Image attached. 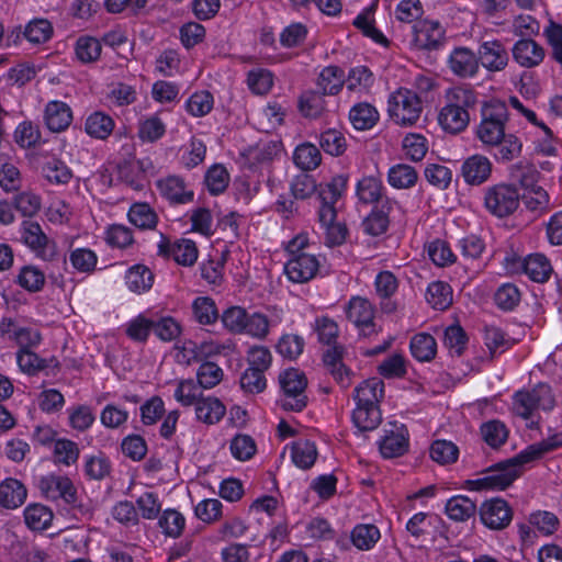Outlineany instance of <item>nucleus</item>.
Instances as JSON below:
<instances>
[{
  "mask_svg": "<svg viewBox=\"0 0 562 562\" xmlns=\"http://www.w3.org/2000/svg\"><path fill=\"white\" fill-rule=\"evenodd\" d=\"M113 128V119L103 112H94L90 114L85 123V131L87 134L97 139L108 138L112 134Z\"/></svg>",
  "mask_w": 562,
  "mask_h": 562,
  "instance_id": "nucleus-30",
  "label": "nucleus"
},
{
  "mask_svg": "<svg viewBox=\"0 0 562 562\" xmlns=\"http://www.w3.org/2000/svg\"><path fill=\"white\" fill-rule=\"evenodd\" d=\"M42 175L50 183L65 184L72 177L70 169L58 159H50L42 167Z\"/></svg>",
  "mask_w": 562,
  "mask_h": 562,
  "instance_id": "nucleus-49",
  "label": "nucleus"
},
{
  "mask_svg": "<svg viewBox=\"0 0 562 562\" xmlns=\"http://www.w3.org/2000/svg\"><path fill=\"white\" fill-rule=\"evenodd\" d=\"M159 527L168 537L177 538L184 528V517L175 509H166L159 518Z\"/></svg>",
  "mask_w": 562,
  "mask_h": 562,
  "instance_id": "nucleus-56",
  "label": "nucleus"
},
{
  "mask_svg": "<svg viewBox=\"0 0 562 562\" xmlns=\"http://www.w3.org/2000/svg\"><path fill=\"white\" fill-rule=\"evenodd\" d=\"M461 171L467 183L482 184L491 176L492 162L487 157L476 154L464 160Z\"/></svg>",
  "mask_w": 562,
  "mask_h": 562,
  "instance_id": "nucleus-18",
  "label": "nucleus"
},
{
  "mask_svg": "<svg viewBox=\"0 0 562 562\" xmlns=\"http://www.w3.org/2000/svg\"><path fill=\"white\" fill-rule=\"evenodd\" d=\"M448 64L451 71L461 78L473 77L479 70L477 56L467 47L454 48L449 56Z\"/></svg>",
  "mask_w": 562,
  "mask_h": 562,
  "instance_id": "nucleus-16",
  "label": "nucleus"
},
{
  "mask_svg": "<svg viewBox=\"0 0 562 562\" xmlns=\"http://www.w3.org/2000/svg\"><path fill=\"white\" fill-rule=\"evenodd\" d=\"M514 60L524 68H533L544 58V49L532 38H520L512 49Z\"/></svg>",
  "mask_w": 562,
  "mask_h": 562,
  "instance_id": "nucleus-14",
  "label": "nucleus"
},
{
  "mask_svg": "<svg viewBox=\"0 0 562 562\" xmlns=\"http://www.w3.org/2000/svg\"><path fill=\"white\" fill-rule=\"evenodd\" d=\"M524 272L535 282L548 281L552 273V266L541 254L529 255L521 263Z\"/></svg>",
  "mask_w": 562,
  "mask_h": 562,
  "instance_id": "nucleus-25",
  "label": "nucleus"
},
{
  "mask_svg": "<svg viewBox=\"0 0 562 562\" xmlns=\"http://www.w3.org/2000/svg\"><path fill=\"white\" fill-rule=\"evenodd\" d=\"M347 184L344 176L334 177L325 188L319 191L321 206L318 220L325 228V244L329 247L341 245L347 236V227L344 223L337 222L335 203L341 196Z\"/></svg>",
  "mask_w": 562,
  "mask_h": 562,
  "instance_id": "nucleus-2",
  "label": "nucleus"
},
{
  "mask_svg": "<svg viewBox=\"0 0 562 562\" xmlns=\"http://www.w3.org/2000/svg\"><path fill=\"white\" fill-rule=\"evenodd\" d=\"M16 282L29 292H38L45 284V274L35 266H24L16 277Z\"/></svg>",
  "mask_w": 562,
  "mask_h": 562,
  "instance_id": "nucleus-45",
  "label": "nucleus"
},
{
  "mask_svg": "<svg viewBox=\"0 0 562 562\" xmlns=\"http://www.w3.org/2000/svg\"><path fill=\"white\" fill-rule=\"evenodd\" d=\"M438 122L446 132L457 134L467 128L470 115L468 111L446 104L439 112Z\"/></svg>",
  "mask_w": 562,
  "mask_h": 562,
  "instance_id": "nucleus-23",
  "label": "nucleus"
},
{
  "mask_svg": "<svg viewBox=\"0 0 562 562\" xmlns=\"http://www.w3.org/2000/svg\"><path fill=\"white\" fill-rule=\"evenodd\" d=\"M422 111L423 103L419 95L409 89L401 88L389 98L387 112L397 125H414L419 120Z\"/></svg>",
  "mask_w": 562,
  "mask_h": 562,
  "instance_id": "nucleus-4",
  "label": "nucleus"
},
{
  "mask_svg": "<svg viewBox=\"0 0 562 562\" xmlns=\"http://www.w3.org/2000/svg\"><path fill=\"white\" fill-rule=\"evenodd\" d=\"M14 140L22 148L34 147L41 140V132L37 125L24 121L14 131Z\"/></svg>",
  "mask_w": 562,
  "mask_h": 562,
  "instance_id": "nucleus-54",
  "label": "nucleus"
},
{
  "mask_svg": "<svg viewBox=\"0 0 562 562\" xmlns=\"http://www.w3.org/2000/svg\"><path fill=\"white\" fill-rule=\"evenodd\" d=\"M323 92L306 91L302 93L299 100V109L303 116L317 119L325 110V100Z\"/></svg>",
  "mask_w": 562,
  "mask_h": 562,
  "instance_id": "nucleus-40",
  "label": "nucleus"
},
{
  "mask_svg": "<svg viewBox=\"0 0 562 562\" xmlns=\"http://www.w3.org/2000/svg\"><path fill=\"white\" fill-rule=\"evenodd\" d=\"M101 44L94 37H79L76 44V55L83 63H91L99 58Z\"/></svg>",
  "mask_w": 562,
  "mask_h": 562,
  "instance_id": "nucleus-62",
  "label": "nucleus"
},
{
  "mask_svg": "<svg viewBox=\"0 0 562 562\" xmlns=\"http://www.w3.org/2000/svg\"><path fill=\"white\" fill-rule=\"evenodd\" d=\"M374 79L369 68L358 66L349 71L346 80L347 89L350 91H368Z\"/></svg>",
  "mask_w": 562,
  "mask_h": 562,
  "instance_id": "nucleus-55",
  "label": "nucleus"
},
{
  "mask_svg": "<svg viewBox=\"0 0 562 562\" xmlns=\"http://www.w3.org/2000/svg\"><path fill=\"white\" fill-rule=\"evenodd\" d=\"M370 13L369 11H364L361 14H359L355 21L353 25L359 29L364 36L370 37L373 42L376 44H380L384 47H387L390 45V41L385 37V35L378 30L373 22L370 20Z\"/></svg>",
  "mask_w": 562,
  "mask_h": 562,
  "instance_id": "nucleus-59",
  "label": "nucleus"
},
{
  "mask_svg": "<svg viewBox=\"0 0 562 562\" xmlns=\"http://www.w3.org/2000/svg\"><path fill=\"white\" fill-rule=\"evenodd\" d=\"M494 300L499 308L512 311L520 302V292L515 284L506 283L497 289Z\"/></svg>",
  "mask_w": 562,
  "mask_h": 562,
  "instance_id": "nucleus-60",
  "label": "nucleus"
},
{
  "mask_svg": "<svg viewBox=\"0 0 562 562\" xmlns=\"http://www.w3.org/2000/svg\"><path fill=\"white\" fill-rule=\"evenodd\" d=\"M130 222L140 229H151L157 224V215L147 203H135L128 211Z\"/></svg>",
  "mask_w": 562,
  "mask_h": 562,
  "instance_id": "nucleus-43",
  "label": "nucleus"
},
{
  "mask_svg": "<svg viewBox=\"0 0 562 562\" xmlns=\"http://www.w3.org/2000/svg\"><path fill=\"white\" fill-rule=\"evenodd\" d=\"M476 510L475 502L463 495L453 496L446 504V514L454 521H467Z\"/></svg>",
  "mask_w": 562,
  "mask_h": 562,
  "instance_id": "nucleus-29",
  "label": "nucleus"
},
{
  "mask_svg": "<svg viewBox=\"0 0 562 562\" xmlns=\"http://www.w3.org/2000/svg\"><path fill=\"white\" fill-rule=\"evenodd\" d=\"M204 181L209 191L216 195L227 188L229 175L224 166L214 165L206 171Z\"/></svg>",
  "mask_w": 562,
  "mask_h": 562,
  "instance_id": "nucleus-58",
  "label": "nucleus"
},
{
  "mask_svg": "<svg viewBox=\"0 0 562 562\" xmlns=\"http://www.w3.org/2000/svg\"><path fill=\"white\" fill-rule=\"evenodd\" d=\"M392 209L393 202L390 200L382 201L379 206L375 205L363 222L364 232L372 236L383 234L389 227V213Z\"/></svg>",
  "mask_w": 562,
  "mask_h": 562,
  "instance_id": "nucleus-22",
  "label": "nucleus"
},
{
  "mask_svg": "<svg viewBox=\"0 0 562 562\" xmlns=\"http://www.w3.org/2000/svg\"><path fill=\"white\" fill-rule=\"evenodd\" d=\"M509 114L504 102L492 101L482 109V120L476 127V137L486 147H496L504 138Z\"/></svg>",
  "mask_w": 562,
  "mask_h": 562,
  "instance_id": "nucleus-3",
  "label": "nucleus"
},
{
  "mask_svg": "<svg viewBox=\"0 0 562 562\" xmlns=\"http://www.w3.org/2000/svg\"><path fill=\"white\" fill-rule=\"evenodd\" d=\"M349 120L358 131L370 130L379 121V112L372 104L360 102L351 108Z\"/></svg>",
  "mask_w": 562,
  "mask_h": 562,
  "instance_id": "nucleus-28",
  "label": "nucleus"
},
{
  "mask_svg": "<svg viewBox=\"0 0 562 562\" xmlns=\"http://www.w3.org/2000/svg\"><path fill=\"white\" fill-rule=\"evenodd\" d=\"M198 248L191 239H180L172 244L171 257L179 265L190 267L195 263L198 259Z\"/></svg>",
  "mask_w": 562,
  "mask_h": 562,
  "instance_id": "nucleus-47",
  "label": "nucleus"
},
{
  "mask_svg": "<svg viewBox=\"0 0 562 562\" xmlns=\"http://www.w3.org/2000/svg\"><path fill=\"white\" fill-rule=\"evenodd\" d=\"M21 238L29 248L45 260H52L56 255L55 243L48 240L37 222L24 221L21 228Z\"/></svg>",
  "mask_w": 562,
  "mask_h": 562,
  "instance_id": "nucleus-9",
  "label": "nucleus"
},
{
  "mask_svg": "<svg viewBox=\"0 0 562 562\" xmlns=\"http://www.w3.org/2000/svg\"><path fill=\"white\" fill-rule=\"evenodd\" d=\"M225 406L215 397H201L195 404L196 418L209 425L218 423L225 415Z\"/></svg>",
  "mask_w": 562,
  "mask_h": 562,
  "instance_id": "nucleus-26",
  "label": "nucleus"
},
{
  "mask_svg": "<svg viewBox=\"0 0 562 562\" xmlns=\"http://www.w3.org/2000/svg\"><path fill=\"white\" fill-rule=\"evenodd\" d=\"M382 420L379 406L357 405L352 412V422L360 431L375 429Z\"/></svg>",
  "mask_w": 562,
  "mask_h": 562,
  "instance_id": "nucleus-33",
  "label": "nucleus"
},
{
  "mask_svg": "<svg viewBox=\"0 0 562 562\" xmlns=\"http://www.w3.org/2000/svg\"><path fill=\"white\" fill-rule=\"evenodd\" d=\"M293 161L301 170L311 171L321 165L322 155L314 144L303 143L295 148Z\"/></svg>",
  "mask_w": 562,
  "mask_h": 562,
  "instance_id": "nucleus-32",
  "label": "nucleus"
},
{
  "mask_svg": "<svg viewBox=\"0 0 562 562\" xmlns=\"http://www.w3.org/2000/svg\"><path fill=\"white\" fill-rule=\"evenodd\" d=\"M291 458L293 463L303 470L312 468L317 458V449L313 441L299 440L292 446Z\"/></svg>",
  "mask_w": 562,
  "mask_h": 562,
  "instance_id": "nucleus-35",
  "label": "nucleus"
},
{
  "mask_svg": "<svg viewBox=\"0 0 562 562\" xmlns=\"http://www.w3.org/2000/svg\"><path fill=\"white\" fill-rule=\"evenodd\" d=\"M411 352L418 361H430L437 353L436 339L427 333H419L411 339Z\"/></svg>",
  "mask_w": 562,
  "mask_h": 562,
  "instance_id": "nucleus-34",
  "label": "nucleus"
},
{
  "mask_svg": "<svg viewBox=\"0 0 562 562\" xmlns=\"http://www.w3.org/2000/svg\"><path fill=\"white\" fill-rule=\"evenodd\" d=\"M319 268L316 256L299 254L291 257L285 263L284 271L293 282L304 283L313 279Z\"/></svg>",
  "mask_w": 562,
  "mask_h": 562,
  "instance_id": "nucleus-13",
  "label": "nucleus"
},
{
  "mask_svg": "<svg viewBox=\"0 0 562 562\" xmlns=\"http://www.w3.org/2000/svg\"><path fill=\"white\" fill-rule=\"evenodd\" d=\"M380 539V530L374 525H358L351 532V541L359 550H370Z\"/></svg>",
  "mask_w": 562,
  "mask_h": 562,
  "instance_id": "nucleus-46",
  "label": "nucleus"
},
{
  "mask_svg": "<svg viewBox=\"0 0 562 562\" xmlns=\"http://www.w3.org/2000/svg\"><path fill=\"white\" fill-rule=\"evenodd\" d=\"M165 133L166 125L157 115L149 116L139 122L138 137L143 142L154 143L161 138Z\"/></svg>",
  "mask_w": 562,
  "mask_h": 562,
  "instance_id": "nucleus-50",
  "label": "nucleus"
},
{
  "mask_svg": "<svg viewBox=\"0 0 562 562\" xmlns=\"http://www.w3.org/2000/svg\"><path fill=\"white\" fill-rule=\"evenodd\" d=\"M192 310H193L195 319L200 324H204V325L212 324L218 317V313H217L214 301L206 296H201V297L195 299L192 304Z\"/></svg>",
  "mask_w": 562,
  "mask_h": 562,
  "instance_id": "nucleus-57",
  "label": "nucleus"
},
{
  "mask_svg": "<svg viewBox=\"0 0 562 562\" xmlns=\"http://www.w3.org/2000/svg\"><path fill=\"white\" fill-rule=\"evenodd\" d=\"M418 179L415 168L409 165L398 164L393 166L387 173L389 183L397 189H407L415 186Z\"/></svg>",
  "mask_w": 562,
  "mask_h": 562,
  "instance_id": "nucleus-41",
  "label": "nucleus"
},
{
  "mask_svg": "<svg viewBox=\"0 0 562 562\" xmlns=\"http://www.w3.org/2000/svg\"><path fill=\"white\" fill-rule=\"evenodd\" d=\"M26 498L23 484L14 479H7L0 484V504L9 509L21 506Z\"/></svg>",
  "mask_w": 562,
  "mask_h": 562,
  "instance_id": "nucleus-27",
  "label": "nucleus"
},
{
  "mask_svg": "<svg viewBox=\"0 0 562 562\" xmlns=\"http://www.w3.org/2000/svg\"><path fill=\"white\" fill-rule=\"evenodd\" d=\"M25 524L33 530L46 529L53 520L52 510L41 504L29 505L24 510Z\"/></svg>",
  "mask_w": 562,
  "mask_h": 562,
  "instance_id": "nucleus-39",
  "label": "nucleus"
},
{
  "mask_svg": "<svg viewBox=\"0 0 562 562\" xmlns=\"http://www.w3.org/2000/svg\"><path fill=\"white\" fill-rule=\"evenodd\" d=\"M53 33V27L49 21L45 19H37L34 21H31L24 31V36L31 42V43H44L47 40L50 38Z\"/></svg>",
  "mask_w": 562,
  "mask_h": 562,
  "instance_id": "nucleus-64",
  "label": "nucleus"
},
{
  "mask_svg": "<svg viewBox=\"0 0 562 562\" xmlns=\"http://www.w3.org/2000/svg\"><path fill=\"white\" fill-rule=\"evenodd\" d=\"M446 100L447 105L464 111H469V109L473 108L477 101L475 92L471 88L464 86L450 88L446 93Z\"/></svg>",
  "mask_w": 562,
  "mask_h": 562,
  "instance_id": "nucleus-44",
  "label": "nucleus"
},
{
  "mask_svg": "<svg viewBox=\"0 0 562 562\" xmlns=\"http://www.w3.org/2000/svg\"><path fill=\"white\" fill-rule=\"evenodd\" d=\"M198 382L203 389H212L223 379V370L214 362L202 363L196 372Z\"/></svg>",
  "mask_w": 562,
  "mask_h": 562,
  "instance_id": "nucleus-63",
  "label": "nucleus"
},
{
  "mask_svg": "<svg viewBox=\"0 0 562 562\" xmlns=\"http://www.w3.org/2000/svg\"><path fill=\"white\" fill-rule=\"evenodd\" d=\"M38 488L42 494L52 501L63 499L67 504H75L77 490L67 476L46 475L38 481Z\"/></svg>",
  "mask_w": 562,
  "mask_h": 562,
  "instance_id": "nucleus-11",
  "label": "nucleus"
},
{
  "mask_svg": "<svg viewBox=\"0 0 562 562\" xmlns=\"http://www.w3.org/2000/svg\"><path fill=\"white\" fill-rule=\"evenodd\" d=\"M279 382L283 391L281 407L285 411L301 412L307 404L305 374L297 369H289L279 375Z\"/></svg>",
  "mask_w": 562,
  "mask_h": 562,
  "instance_id": "nucleus-5",
  "label": "nucleus"
},
{
  "mask_svg": "<svg viewBox=\"0 0 562 562\" xmlns=\"http://www.w3.org/2000/svg\"><path fill=\"white\" fill-rule=\"evenodd\" d=\"M446 42V30L438 21L419 20L412 26L409 47L414 50H438Z\"/></svg>",
  "mask_w": 562,
  "mask_h": 562,
  "instance_id": "nucleus-8",
  "label": "nucleus"
},
{
  "mask_svg": "<svg viewBox=\"0 0 562 562\" xmlns=\"http://www.w3.org/2000/svg\"><path fill=\"white\" fill-rule=\"evenodd\" d=\"M344 352L345 348L342 346L334 345L324 353L323 361L328 372L334 376L337 383H339L341 387L347 389L351 384V372L342 363Z\"/></svg>",
  "mask_w": 562,
  "mask_h": 562,
  "instance_id": "nucleus-17",
  "label": "nucleus"
},
{
  "mask_svg": "<svg viewBox=\"0 0 562 562\" xmlns=\"http://www.w3.org/2000/svg\"><path fill=\"white\" fill-rule=\"evenodd\" d=\"M69 261L77 271L90 273L95 269L98 257L89 248H76L70 251Z\"/></svg>",
  "mask_w": 562,
  "mask_h": 562,
  "instance_id": "nucleus-53",
  "label": "nucleus"
},
{
  "mask_svg": "<svg viewBox=\"0 0 562 562\" xmlns=\"http://www.w3.org/2000/svg\"><path fill=\"white\" fill-rule=\"evenodd\" d=\"M554 448L555 445L548 440L532 443L515 457L491 467L484 477L468 481V485L475 491L505 490L520 476L525 464L542 458Z\"/></svg>",
  "mask_w": 562,
  "mask_h": 562,
  "instance_id": "nucleus-1",
  "label": "nucleus"
},
{
  "mask_svg": "<svg viewBox=\"0 0 562 562\" xmlns=\"http://www.w3.org/2000/svg\"><path fill=\"white\" fill-rule=\"evenodd\" d=\"M408 440L403 432H391L380 442V451L384 458H396L405 453Z\"/></svg>",
  "mask_w": 562,
  "mask_h": 562,
  "instance_id": "nucleus-48",
  "label": "nucleus"
},
{
  "mask_svg": "<svg viewBox=\"0 0 562 562\" xmlns=\"http://www.w3.org/2000/svg\"><path fill=\"white\" fill-rule=\"evenodd\" d=\"M520 195L513 186L499 183L486 189L484 206L494 216L506 217L519 206Z\"/></svg>",
  "mask_w": 562,
  "mask_h": 562,
  "instance_id": "nucleus-7",
  "label": "nucleus"
},
{
  "mask_svg": "<svg viewBox=\"0 0 562 562\" xmlns=\"http://www.w3.org/2000/svg\"><path fill=\"white\" fill-rule=\"evenodd\" d=\"M553 406L554 398L551 387L543 383L536 385L530 391H519L514 395V412L524 419H529L538 408L549 411Z\"/></svg>",
  "mask_w": 562,
  "mask_h": 562,
  "instance_id": "nucleus-6",
  "label": "nucleus"
},
{
  "mask_svg": "<svg viewBox=\"0 0 562 562\" xmlns=\"http://www.w3.org/2000/svg\"><path fill=\"white\" fill-rule=\"evenodd\" d=\"M45 123L55 133L65 131L72 121V112L68 104L61 101H50L45 108Z\"/></svg>",
  "mask_w": 562,
  "mask_h": 562,
  "instance_id": "nucleus-19",
  "label": "nucleus"
},
{
  "mask_svg": "<svg viewBox=\"0 0 562 562\" xmlns=\"http://www.w3.org/2000/svg\"><path fill=\"white\" fill-rule=\"evenodd\" d=\"M79 458L78 445L69 439H58L54 446V460L56 463L71 465Z\"/></svg>",
  "mask_w": 562,
  "mask_h": 562,
  "instance_id": "nucleus-52",
  "label": "nucleus"
},
{
  "mask_svg": "<svg viewBox=\"0 0 562 562\" xmlns=\"http://www.w3.org/2000/svg\"><path fill=\"white\" fill-rule=\"evenodd\" d=\"M357 196L364 204H382L389 200L383 194V184L380 178L374 176L363 177L357 184Z\"/></svg>",
  "mask_w": 562,
  "mask_h": 562,
  "instance_id": "nucleus-24",
  "label": "nucleus"
},
{
  "mask_svg": "<svg viewBox=\"0 0 562 562\" xmlns=\"http://www.w3.org/2000/svg\"><path fill=\"white\" fill-rule=\"evenodd\" d=\"M162 196L171 203L184 204L193 200V191L186 188L184 181L177 176H170L157 182Z\"/></svg>",
  "mask_w": 562,
  "mask_h": 562,
  "instance_id": "nucleus-20",
  "label": "nucleus"
},
{
  "mask_svg": "<svg viewBox=\"0 0 562 562\" xmlns=\"http://www.w3.org/2000/svg\"><path fill=\"white\" fill-rule=\"evenodd\" d=\"M426 301L436 310H446L452 303L451 286L442 281H436L428 285Z\"/></svg>",
  "mask_w": 562,
  "mask_h": 562,
  "instance_id": "nucleus-37",
  "label": "nucleus"
},
{
  "mask_svg": "<svg viewBox=\"0 0 562 562\" xmlns=\"http://www.w3.org/2000/svg\"><path fill=\"white\" fill-rule=\"evenodd\" d=\"M125 279L131 291L140 293L151 288L154 273L146 266L136 265L128 269Z\"/></svg>",
  "mask_w": 562,
  "mask_h": 562,
  "instance_id": "nucleus-36",
  "label": "nucleus"
},
{
  "mask_svg": "<svg viewBox=\"0 0 562 562\" xmlns=\"http://www.w3.org/2000/svg\"><path fill=\"white\" fill-rule=\"evenodd\" d=\"M319 146L326 154L338 157L346 151L347 139L340 131L328 128L321 133Z\"/></svg>",
  "mask_w": 562,
  "mask_h": 562,
  "instance_id": "nucleus-38",
  "label": "nucleus"
},
{
  "mask_svg": "<svg viewBox=\"0 0 562 562\" xmlns=\"http://www.w3.org/2000/svg\"><path fill=\"white\" fill-rule=\"evenodd\" d=\"M479 64L488 71H501L508 64V53L498 41H487L480 45Z\"/></svg>",
  "mask_w": 562,
  "mask_h": 562,
  "instance_id": "nucleus-15",
  "label": "nucleus"
},
{
  "mask_svg": "<svg viewBox=\"0 0 562 562\" xmlns=\"http://www.w3.org/2000/svg\"><path fill=\"white\" fill-rule=\"evenodd\" d=\"M347 317L360 330L361 335L369 337L378 333L374 324V308L364 297L353 296L346 310Z\"/></svg>",
  "mask_w": 562,
  "mask_h": 562,
  "instance_id": "nucleus-10",
  "label": "nucleus"
},
{
  "mask_svg": "<svg viewBox=\"0 0 562 562\" xmlns=\"http://www.w3.org/2000/svg\"><path fill=\"white\" fill-rule=\"evenodd\" d=\"M344 82V70L338 66H328L321 71L317 86L323 94L334 95L341 90Z\"/></svg>",
  "mask_w": 562,
  "mask_h": 562,
  "instance_id": "nucleus-31",
  "label": "nucleus"
},
{
  "mask_svg": "<svg viewBox=\"0 0 562 562\" xmlns=\"http://www.w3.org/2000/svg\"><path fill=\"white\" fill-rule=\"evenodd\" d=\"M384 394V383L378 378L363 381L355 389L356 405L379 406Z\"/></svg>",
  "mask_w": 562,
  "mask_h": 562,
  "instance_id": "nucleus-21",
  "label": "nucleus"
},
{
  "mask_svg": "<svg viewBox=\"0 0 562 562\" xmlns=\"http://www.w3.org/2000/svg\"><path fill=\"white\" fill-rule=\"evenodd\" d=\"M481 436L490 447L498 448L506 442L508 429L504 423L493 419L482 424Z\"/></svg>",
  "mask_w": 562,
  "mask_h": 562,
  "instance_id": "nucleus-42",
  "label": "nucleus"
},
{
  "mask_svg": "<svg viewBox=\"0 0 562 562\" xmlns=\"http://www.w3.org/2000/svg\"><path fill=\"white\" fill-rule=\"evenodd\" d=\"M213 108V95L209 91L193 93L186 103L187 111L193 116H204Z\"/></svg>",
  "mask_w": 562,
  "mask_h": 562,
  "instance_id": "nucleus-61",
  "label": "nucleus"
},
{
  "mask_svg": "<svg viewBox=\"0 0 562 562\" xmlns=\"http://www.w3.org/2000/svg\"><path fill=\"white\" fill-rule=\"evenodd\" d=\"M481 521L490 529L499 530L509 525L513 518L512 509L502 498L485 501L480 507Z\"/></svg>",
  "mask_w": 562,
  "mask_h": 562,
  "instance_id": "nucleus-12",
  "label": "nucleus"
},
{
  "mask_svg": "<svg viewBox=\"0 0 562 562\" xmlns=\"http://www.w3.org/2000/svg\"><path fill=\"white\" fill-rule=\"evenodd\" d=\"M458 447L448 440H436L430 446V457L439 464H450L457 461Z\"/></svg>",
  "mask_w": 562,
  "mask_h": 562,
  "instance_id": "nucleus-51",
  "label": "nucleus"
}]
</instances>
